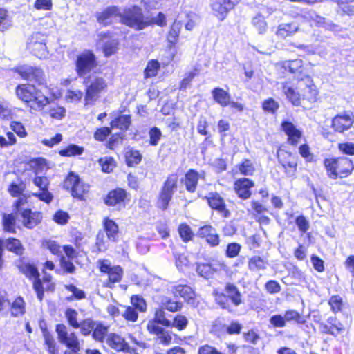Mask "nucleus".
<instances>
[{"label": "nucleus", "instance_id": "nucleus-1", "mask_svg": "<svg viewBox=\"0 0 354 354\" xmlns=\"http://www.w3.org/2000/svg\"><path fill=\"white\" fill-rule=\"evenodd\" d=\"M16 95L21 101L26 102L32 109L41 110L49 103V100L34 85L20 84L16 88Z\"/></svg>", "mask_w": 354, "mask_h": 354}, {"label": "nucleus", "instance_id": "nucleus-2", "mask_svg": "<svg viewBox=\"0 0 354 354\" xmlns=\"http://www.w3.org/2000/svg\"><path fill=\"white\" fill-rule=\"evenodd\" d=\"M242 296L238 288L233 283H227L223 292L216 293L215 300L223 309L233 312L242 303Z\"/></svg>", "mask_w": 354, "mask_h": 354}, {"label": "nucleus", "instance_id": "nucleus-3", "mask_svg": "<svg viewBox=\"0 0 354 354\" xmlns=\"http://www.w3.org/2000/svg\"><path fill=\"white\" fill-rule=\"evenodd\" d=\"M120 20L123 24L135 30H140L150 25L148 18L142 13V8L137 6L126 8L120 11Z\"/></svg>", "mask_w": 354, "mask_h": 354}, {"label": "nucleus", "instance_id": "nucleus-4", "mask_svg": "<svg viewBox=\"0 0 354 354\" xmlns=\"http://www.w3.org/2000/svg\"><path fill=\"white\" fill-rule=\"evenodd\" d=\"M324 165L330 178L335 179L338 176L351 174L354 169L352 160L346 157L328 158L324 160Z\"/></svg>", "mask_w": 354, "mask_h": 354}, {"label": "nucleus", "instance_id": "nucleus-5", "mask_svg": "<svg viewBox=\"0 0 354 354\" xmlns=\"http://www.w3.org/2000/svg\"><path fill=\"white\" fill-rule=\"evenodd\" d=\"M83 84L86 86L85 104H94L99 98L100 93L107 87L104 78L95 75L84 78Z\"/></svg>", "mask_w": 354, "mask_h": 354}, {"label": "nucleus", "instance_id": "nucleus-6", "mask_svg": "<svg viewBox=\"0 0 354 354\" xmlns=\"http://www.w3.org/2000/svg\"><path fill=\"white\" fill-rule=\"evenodd\" d=\"M55 331L59 342L69 348V351L73 353L80 351V344L75 332H69L67 326L63 324H57Z\"/></svg>", "mask_w": 354, "mask_h": 354}, {"label": "nucleus", "instance_id": "nucleus-7", "mask_svg": "<svg viewBox=\"0 0 354 354\" xmlns=\"http://www.w3.org/2000/svg\"><path fill=\"white\" fill-rule=\"evenodd\" d=\"M178 175L176 174H170L160 192L158 197V207L163 210L167 209L169 203L177 189Z\"/></svg>", "mask_w": 354, "mask_h": 354}, {"label": "nucleus", "instance_id": "nucleus-8", "mask_svg": "<svg viewBox=\"0 0 354 354\" xmlns=\"http://www.w3.org/2000/svg\"><path fill=\"white\" fill-rule=\"evenodd\" d=\"M64 187L71 189L73 197L83 199L84 194L89 190V185L83 183L79 176L73 172L69 173L64 182Z\"/></svg>", "mask_w": 354, "mask_h": 354}, {"label": "nucleus", "instance_id": "nucleus-9", "mask_svg": "<svg viewBox=\"0 0 354 354\" xmlns=\"http://www.w3.org/2000/svg\"><path fill=\"white\" fill-rule=\"evenodd\" d=\"M97 65L95 55L90 50L80 54L76 60V72L79 77L89 73Z\"/></svg>", "mask_w": 354, "mask_h": 354}, {"label": "nucleus", "instance_id": "nucleus-10", "mask_svg": "<svg viewBox=\"0 0 354 354\" xmlns=\"http://www.w3.org/2000/svg\"><path fill=\"white\" fill-rule=\"evenodd\" d=\"M16 71L22 78L38 85H44L46 83L44 73L39 67L23 65L18 66Z\"/></svg>", "mask_w": 354, "mask_h": 354}, {"label": "nucleus", "instance_id": "nucleus-11", "mask_svg": "<svg viewBox=\"0 0 354 354\" xmlns=\"http://www.w3.org/2000/svg\"><path fill=\"white\" fill-rule=\"evenodd\" d=\"M277 158L286 174L291 177L295 174L297 167V157L283 149L277 151Z\"/></svg>", "mask_w": 354, "mask_h": 354}, {"label": "nucleus", "instance_id": "nucleus-12", "mask_svg": "<svg viewBox=\"0 0 354 354\" xmlns=\"http://www.w3.org/2000/svg\"><path fill=\"white\" fill-rule=\"evenodd\" d=\"M28 48L39 59L47 55L46 46L44 35L39 32L33 34L27 43Z\"/></svg>", "mask_w": 354, "mask_h": 354}, {"label": "nucleus", "instance_id": "nucleus-13", "mask_svg": "<svg viewBox=\"0 0 354 354\" xmlns=\"http://www.w3.org/2000/svg\"><path fill=\"white\" fill-rule=\"evenodd\" d=\"M205 198L211 208L216 210L222 216L228 218L230 216V212L226 208L224 199L218 193H210Z\"/></svg>", "mask_w": 354, "mask_h": 354}, {"label": "nucleus", "instance_id": "nucleus-14", "mask_svg": "<svg viewBox=\"0 0 354 354\" xmlns=\"http://www.w3.org/2000/svg\"><path fill=\"white\" fill-rule=\"evenodd\" d=\"M254 183L249 178H242L236 180L234 184V189L238 196L243 200L248 199L252 195L250 189Z\"/></svg>", "mask_w": 354, "mask_h": 354}, {"label": "nucleus", "instance_id": "nucleus-15", "mask_svg": "<svg viewBox=\"0 0 354 354\" xmlns=\"http://www.w3.org/2000/svg\"><path fill=\"white\" fill-rule=\"evenodd\" d=\"M240 0H213L212 8L215 14L223 20L229 10H232Z\"/></svg>", "mask_w": 354, "mask_h": 354}, {"label": "nucleus", "instance_id": "nucleus-16", "mask_svg": "<svg viewBox=\"0 0 354 354\" xmlns=\"http://www.w3.org/2000/svg\"><path fill=\"white\" fill-rule=\"evenodd\" d=\"M96 18L98 23L106 26L111 23L112 19L120 16V10L118 7L112 6L107 7L100 12H96Z\"/></svg>", "mask_w": 354, "mask_h": 354}, {"label": "nucleus", "instance_id": "nucleus-17", "mask_svg": "<svg viewBox=\"0 0 354 354\" xmlns=\"http://www.w3.org/2000/svg\"><path fill=\"white\" fill-rule=\"evenodd\" d=\"M354 122L351 115L342 114L336 115L332 121V127L339 133H343L351 127Z\"/></svg>", "mask_w": 354, "mask_h": 354}, {"label": "nucleus", "instance_id": "nucleus-18", "mask_svg": "<svg viewBox=\"0 0 354 354\" xmlns=\"http://www.w3.org/2000/svg\"><path fill=\"white\" fill-rule=\"evenodd\" d=\"M147 328L150 333L157 336V339L160 341V344L163 345L170 344L172 339L171 336L163 328L155 324L153 322H148Z\"/></svg>", "mask_w": 354, "mask_h": 354}, {"label": "nucleus", "instance_id": "nucleus-19", "mask_svg": "<svg viewBox=\"0 0 354 354\" xmlns=\"http://www.w3.org/2000/svg\"><path fill=\"white\" fill-rule=\"evenodd\" d=\"M174 297H180L189 304H194L195 293L192 288L186 284H178L172 287Z\"/></svg>", "mask_w": 354, "mask_h": 354}, {"label": "nucleus", "instance_id": "nucleus-20", "mask_svg": "<svg viewBox=\"0 0 354 354\" xmlns=\"http://www.w3.org/2000/svg\"><path fill=\"white\" fill-rule=\"evenodd\" d=\"M106 343L116 351H127L129 349V346L124 339L115 333L109 334Z\"/></svg>", "mask_w": 354, "mask_h": 354}, {"label": "nucleus", "instance_id": "nucleus-21", "mask_svg": "<svg viewBox=\"0 0 354 354\" xmlns=\"http://www.w3.org/2000/svg\"><path fill=\"white\" fill-rule=\"evenodd\" d=\"M21 217L24 225L30 229L35 227L42 218L39 212H32L30 209L22 211Z\"/></svg>", "mask_w": 354, "mask_h": 354}, {"label": "nucleus", "instance_id": "nucleus-22", "mask_svg": "<svg viewBox=\"0 0 354 354\" xmlns=\"http://www.w3.org/2000/svg\"><path fill=\"white\" fill-rule=\"evenodd\" d=\"M281 128L288 136V142L293 145H297L301 136V132L292 122L288 121L283 122Z\"/></svg>", "mask_w": 354, "mask_h": 354}, {"label": "nucleus", "instance_id": "nucleus-23", "mask_svg": "<svg viewBox=\"0 0 354 354\" xmlns=\"http://www.w3.org/2000/svg\"><path fill=\"white\" fill-rule=\"evenodd\" d=\"M126 197V192L120 188L111 191L104 201L108 205H115L116 204L122 203Z\"/></svg>", "mask_w": 354, "mask_h": 354}, {"label": "nucleus", "instance_id": "nucleus-24", "mask_svg": "<svg viewBox=\"0 0 354 354\" xmlns=\"http://www.w3.org/2000/svg\"><path fill=\"white\" fill-rule=\"evenodd\" d=\"M199 174L194 170L189 169L185 176L184 183L187 191L193 193L196 191V187L198 184Z\"/></svg>", "mask_w": 354, "mask_h": 354}, {"label": "nucleus", "instance_id": "nucleus-25", "mask_svg": "<svg viewBox=\"0 0 354 354\" xmlns=\"http://www.w3.org/2000/svg\"><path fill=\"white\" fill-rule=\"evenodd\" d=\"M281 88L283 93L286 95V97L293 105L298 106L300 104V94L296 92L295 89L289 85L288 83H283Z\"/></svg>", "mask_w": 354, "mask_h": 354}, {"label": "nucleus", "instance_id": "nucleus-26", "mask_svg": "<svg viewBox=\"0 0 354 354\" xmlns=\"http://www.w3.org/2000/svg\"><path fill=\"white\" fill-rule=\"evenodd\" d=\"M3 247H5L8 250L17 255H21L24 250L20 241L15 238H9L5 241L3 240Z\"/></svg>", "mask_w": 354, "mask_h": 354}, {"label": "nucleus", "instance_id": "nucleus-27", "mask_svg": "<svg viewBox=\"0 0 354 354\" xmlns=\"http://www.w3.org/2000/svg\"><path fill=\"white\" fill-rule=\"evenodd\" d=\"M214 100L222 106H227L230 104V95L221 88H215L212 91Z\"/></svg>", "mask_w": 354, "mask_h": 354}, {"label": "nucleus", "instance_id": "nucleus-28", "mask_svg": "<svg viewBox=\"0 0 354 354\" xmlns=\"http://www.w3.org/2000/svg\"><path fill=\"white\" fill-rule=\"evenodd\" d=\"M131 122L129 115H120L111 122V128L127 131L131 124Z\"/></svg>", "mask_w": 354, "mask_h": 354}, {"label": "nucleus", "instance_id": "nucleus-29", "mask_svg": "<svg viewBox=\"0 0 354 354\" xmlns=\"http://www.w3.org/2000/svg\"><path fill=\"white\" fill-rule=\"evenodd\" d=\"M298 26L295 23L282 24L278 26L277 35L281 38H285L296 32Z\"/></svg>", "mask_w": 354, "mask_h": 354}, {"label": "nucleus", "instance_id": "nucleus-30", "mask_svg": "<svg viewBox=\"0 0 354 354\" xmlns=\"http://www.w3.org/2000/svg\"><path fill=\"white\" fill-rule=\"evenodd\" d=\"M104 225L108 239L116 241L118 236V227L116 223L107 218L104 221Z\"/></svg>", "mask_w": 354, "mask_h": 354}, {"label": "nucleus", "instance_id": "nucleus-31", "mask_svg": "<svg viewBox=\"0 0 354 354\" xmlns=\"http://www.w3.org/2000/svg\"><path fill=\"white\" fill-rule=\"evenodd\" d=\"M109 281L106 283V286L112 288V284L120 282L123 276V270L119 266H113L111 270L108 273Z\"/></svg>", "mask_w": 354, "mask_h": 354}, {"label": "nucleus", "instance_id": "nucleus-32", "mask_svg": "<svg viewBox=\"0 0 354 354\" xmlns=\"http://www.w3.org/2000/svg\"><path fill=\"white\" fill-rule=\"evenodd\" d=\"M44 344L49 354H57L58 351L57 344L53 336L48 331L47 329L44 330Z\"/></svg>", "mask_w": 354, "mask_h": 354}, {"label": "nucleus", "instance_id": "nucleus-33", "mask_svg": "<svg viewBox=\"0 0 354 354\" xmlns=\"http://www.w3.org/2000/svg\"><path fill=\"white\" fill-rule=\"evenodd\" d=\"M310 17L313 21H315L317 26H322L331 30H334L335 29L336 26L332 21L317 15L315 12L310 13Z\"/></svg>", "mask_w": 354, "mask_h": 354}, {"label": "nucleus", "instance_id": "nucleus-34", "mask_svg": "<svg viewBox=\"0 0 354 354\" xmlns=\"http://www.w3.org/2000/svg\"><path fill=\"white\" fill-rule=\"evenodd\" d=\"M19 269L21 273L25 274L28 278H35L39 277L37 268L29 263H21L19 265Z\"/></svg>", "mask_w": 354, "mask_h": 354}, {"label": "nucleus", "instance_id": "nucleus-35", "mask_svg": "<svg viewBox=\"0 0 354 354\" xmlns=\"http://www.w3.org/2000/svg\"><path fill=\"white\" fill-rule=\"evenodd\" d=\"M196 272L200 277L205 279H209L214 272V270L212 266L208 263H198L196 267Z\"/></svg>", "mask_w": 354, "mask_h": 354}, {"label": "nucleus", "instance_id": "nucleus-36", "mask_svg": "<svg viewBox=\"0 0 354 354\" xmlns=\"http://www.w3.org/2000/svg\"><path fill=\"white\" fill-rule=\"evenodd\" d=\"M149 322H153L155 324H161L167 327L171 326V322L165 317V312L162 309L156 310L154 318Z\"/></svg>", "mask_w": 354, "mask_h": 354}, {"label": "nucleus", "instance_id": "nucleus-37", "mask_svg": "<svg viewBox=\"0 0 354 354\" xmlns=\"http://www.w3.org/2000/svg\"><path fill=\"white\" fill-rule=\"evenodd\" d=\"M25 313L24 301L21 297L17 298L12 304L11 315L18 317Z\"/></svg>", "mask_w": 354, "mask_h": 354}, {"label": "nucleus", "instance_id": "nucleus-38", "mask_svg": "<svg viewBox=\"0 0 354 354\" xmlns=\"http://www.w3.org/2000/svg\"><path fill=\"white\" fill-rule=\"evenodd\" d=\"M180 29L181 25L179 22L175 21L172 24L167 35V40L171 45H174L177 42Z\"/></svg>", "mask_w": 354, "mask_h": 354}, {"label": "nucleus", "instance_id": "nucleus-39", "mask_svg": "<svg viewBox=\"0 0 354 354\" xmlns=\"http://www.w3.org/2000/svg\"><path fill=\"white\" fill-rule=\"evenodd\" d=\"M108 328L102 324H95L92 336L96 341L102 342L107 335Z\"/></svg>", "mask_w": 354, "mask_h": 354}, {"label": "nucleus", "instance_id": "nucleus-40", "mask_svg": "<svg viewBox=\"0 0 354 354\" xmlns=\"http://www.w3.org/2000/svg\"><path fill=\"white\" fill-rule=\"evenodd\" d=\"M84 149L76 145H69L65 149L59 151V154L62 156H73L80 155L83 153Z\"/></svg>", "mask_w": 354, "mask_h": 354}, {"label": "nucleus", "instance_id": "nucleus-41", "mask_svg": "<svg viewBox=\"0 0 354 354\" xmlns=\"http://www.w3.org/2000/svg\"><path fill=\"white\" fill-rule=\"evenodd\" d=\"M305 81L306 84V91H304L302 94L303 99H306L309 101L314 100L317 95V91L313 88V81L309 77H306Z\"/></svg>", "mask_w": 354, "mask_h": 354}, {"label": "nucleus", "instance_id": "nucleus-42", "mask_svg": "<svg viewBox=\"0 0 354 354\" xmlns=\"http://www.w3.org/2000/svg\"><path fill=\"white\" fill-rule=\"evenodd\" d=\"M142 155L138 150H130L127 152L126 161L128 166H133L141 162Z\"/></svg>", "mask_w": 354, "mask_h": 354}, {"label": "nucleus", "instance_id": "nucleus-43", "mask_svg": "<svg viewBox=\"0 0 354 354\" xmlns=\"http://www.w3.org/2000/svg\"><path fill=\"white\" fill-rule=\"evenodd\" d=\"M78 313L75 309L68 308L65 312V316L71 326L74 328L80 327V323L77 322Z\"/></svg>", "mask_w": 354, "mask_h": 354}, {"label": "nucleus", "instance_id": "nucleus-44", "mask_svg": "<svg viewBox=\"0 0 354 354\" xmlns=\"http://www.w3.org/2000/svg\"><path fill=\"white\" fill-rule=\"evenodd\" d=\"M266 263L260 257L255 256L249 261V268L251 270H261L266 268Z\"/></svg>", "mask_w": 354, "mask_h": 354}, {"label": "nucleus", "instance_id": "nucleus-45", "mask_svg": "<svg viewBox=\"0 0 354 354\" xmlns=\"http://www.w3.org/2000/svg\"><path fill=\"white\" fill-rule=\"evenodd\" d=\"M239 171L244 176H252L255 170L253 163L250 160L245 159L239 166Z\"/></svg>", "mask_w": 354, "mask_h": 354}, {"label": "nucleus", "instance_id": "nucleus-46", "mask_svg": "<svg viewBox=\"0 0 354 354\" xmlns=\"http://www.w3.org/2000/svg\"><path fill=\"white\" fill-rule=\"evenodd\" d=\"M162 307L170 312L180 311L183 307L181 302L174 301L167 298L162 300Z\"/></svg>", "mask_w": 354, "mask_h": 354}, {"label": "nucleus", "instance_id": "nucleus-47", "mask_svg": "<svg viewBox=\"0 0 354 354\" xmlns=\"http://www.w3.org/2000/svg\"><path fill=\"white\" fill-rule=\"evenodd\" d=\"M301 59H294L284 63V68L292 73H301L302 68Z\"/></svg>", "mask_w": 354, "mask_h": 354}, {"label": "nucleus", "instance_id": "nucleus-48", "mask_svg": "<svg viewBox=\"0 0 354 354\" xmlns=\"http://www.w3.org/2000/svg\"><path fill=\"white\" fill-rule=\"evenodd\" d=\"M131 303L133 306L132 307H133L135 310H138L140 312L146 311L147 304L142 297L139 295L132 296L131 298Z\"/></svg>", "mask_w": 354, "mask_h": 354}, {"label": "nucleus", "instance_id": "nucleus-49", "mask_svg": "<svg viewBox=\"0 0 354 354\" xmlns=\"http://www.w3.org/2000/svg\"><path fill=\"white\" fill-rule=\"evenodd\" d=\"M3 224L4 230L9 232H15V217L12 214H4L3 216Z\"/></svg>", "mask_w": 354, "mask_h": 354}, {"label": "nucleus", "instance_id": "nucleus-50", "mask_svg": "<svg viewBox=\"0 0 354 354\" xmlns=\"http://www.w3.org/2000/svg\"><path fill=\"white\" fill-rule=\"evenodd\" d=\"M188 324L187 318L183 315H177L171 322V327L178 328L179 330H184Z\"/></svg>", "mask_w": 354, "mask_h": 354}, {"label": "nucleus", "instance_id": "nucleus-51", "mask_svg": "<svg viewBox=\"0 0 354 354\" xmlns=\"http://www.w3.org/2000/svg\"><path fill=\"white\" fill-rule=\"evenodd\" d=\"M159 68L160 64L158 61L151 60L149 62L145 70L146 77H150L156 75Z\"/></svg>", "mask_w": 354, "mask_h": 354}, {"label": "nucleus", "instance_id": "nucleus-52", "mask_svg": "<svg viewBox=\"0 0 354 354\" xmlns=\"http://www.w3.org/2000/svg\"><path fill=\"white\" fill-rule=\"evenodd\" d=\"M111 129L106 127L97 128L93 135L95 140L100 142L104 141L111 133Z\"/></svg>", "mask_w": 354, "mask_h": 354}, {"label": "nucleus", "instance_id": "nucleus-53", "mask_svg": "<svg viewBox=\"0 0 354 354\" xmlns=\"http://www.w3.org/2000/svg\"><path fill=\"white\" fill-rule=\"evenodd\" d=\"M80 324L81 333L85 336L90 335L91 331L93 330V328L95 326V322L91 319H86Z\"/></svg>", "mask_w": 354, "mask_h": 354}, {"label": "nucleus", "instance_id": "nucleus-54", "mask_svg": "<svg viewBox=\"0 0 354 354\" xmlns=\"http://www.w3.org/2000/svg\"><path fill=\"white\" fill-rule=\"evenodd\" d=\"M252 24L256 27L260 34L264 33L267 30V24L262 15H257L252 19Z\"/></svg>", "mask_w": 354, "mask_h": 354}, {"label": "nucleus", "instance_id": "nucleus-55", "mask_svg": "<svg viewBox=\"0 0 354 354\" xmlns=\"http://www.w3.org/2000/svg\"><path fill=\"white\" fill-rule=\"evenodd\" d=\"M121 315L127 321L136 322L138 317V314L133 307H125L124 310L121 312Z\"/></svg>", "mask_w": 354, "mask_h": 354}, {"label": "nucleus", "instance_id": "nucleus-56", "mask_svg": "<svg viewBox=\"0 0 354 354\" xmlns=\"http://www.w3.org/2000/svg\"><path fill=\"white\" fill-rule=\"evenodd\" d=\"M149 144L152 146H156L162 136V132L156 127H152L149 131Z\"/></svg>", "mask_w": 354, "mask_h": 354}, {"label": "nucleus", "instance_id": "nucleus-57", "mask_svg": "<svg viewBox=\"0 0 354 354\" xmlns=\"http://www.w3.org/2000/svg\"><path fill=\"white\" fill-rule=\"evenodd\" d=\"M328 304L330 306L331 310L334 313H337L342 310V298L339 295L332 296Z\"/></svg>", "mask_w": 354, "mask_h": 354}, {"label": "nucleus", "instance_id": "nucleus-58", "mask_svg": "<svg viewBox=\"0 0 354 354\" xmlns=\"http://www.w3.org/2000/svg\"><path fill=\"white\" fill-rule=\"evenodd\" d=\"M284 318L286 321H295L298 324H304L305 320L301 317L300 314L294 310H287L284 314Z\"/></svg>", "mask_w": 354, "mask_h": 354}, {"label": "nucleus", "instance_id": "nucleus-59", "mask_svg": "<svg viewBox=\"0 0 354 354\" xmlns=\"http://www.w3.org/2000/svg\"><path fill=\"white\" fill-rule=\"evenodd\" d=\"M328 325L337 333V335L344 330L343 324L337 320L336 317H330L327 319Z\"/></svg>", "mask_w": 354, "mask_h": 354}, {"label": "nucleus", "instance_id": "nucleus-60", "mask_svg": "<svg viewBox=\"0 0 354 354\" xmlns=\"http://www.w3.org/2000/svg\"><path fill=\"white\" fill-rule=\"evenodd\" d=\"M179 234L182 239L187 242L190 241L192 239L193 234L191 230V228L185 224H182L179 226L178 228Z\"/></svg>", "mask_w": 354, "mask_h": 354}, {"label": "nucleus", "instance_id": "nucleus-61", "mask_svg": "<svg viewBox=\"0 0 354 354\" xmlns=\"http://www.w3.org/2000/svg\"><path fill=\"white\" fill-rule=\"evenodd\" d=\"M174 256L176 260V266L178 270H183L188 266L189 260L185 254L174 252Z\"/></svg>", "mask_w": 354, "mask_h": 354}, {"label": "nucleus", "instance_id": "nucleus-62", "mask_svg": "<svg viewBox=\"0 0 354 354\" xmlns=\"http://www.w3.org/2000/svg\"><path fill=\"white\" fill-rule=\"evenodd\" d=\"M65 288L73 293L75 298L78 300L86 298V294L84 291L77 288L73 284L65 285Z\"/></svg>", "mask_w": 354, "mask_h": 354}, {"label": "nucleus", "instance_id": "nucleus-63", "mask_svg": "<svg viewBox=\"0 0 354 354\" xmlns=\"http://www.w3.org/2000/svg\"><path fill=\"white\" fill-rule=\"evenodd\" d=\"M295 223L297 225L299 230L302 233L306 232L310 227L309 222L303 215L297 217Z\"/></svg>", "mask_w": 354, "mask_h": 354}, {"label": "nucleus", "instance_id": "nucleus-64", "mask_svg": "<svg viewBox=\"0 0 354 354\" xmlns=\"http://www.w3.org/2000/svg\"><path fill=\"white\" fill-rule=\"evenodd\" d=\"M338 148L339 151H341L342 153L349 155V156H353L354 155V144L352 142H343L339 143L338 145Z\"/></svg>", "mask_w": 354, "mask_h": 354}]
</instances>
